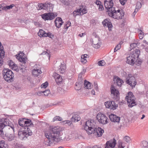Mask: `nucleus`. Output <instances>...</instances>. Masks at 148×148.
<instances>
[{
    "label": "nucleus",
    "instance_id": "nucleus-62",
    "mask_svg": "<svg viewBox=\"0 0 148 148\" xmlns=\"http://www.w3.org/2000/svg\"><path fill=\"white\" fill-rule=\"evenodd\" d=\"M60 1L64 5H66V4L67 1H66V0H61Z\"/></svg>",
    "mask_w": 148,
    "mask_h": 148
},
{
    "label": "nucleus",
    "instance_id": "nucleus-47",
    "mask_svg": "<svg viewBox=\"0 0 148 148\" xmlns=\"http://www.w3.org/2000/svg\"><path fill=\"white\" fill-rule=\"evenodd\" d=\"M124 140L127 143L130 142V138L128 136H125L124 138Z\"/></svg>",
    "mask_w": 148,
    "mask_h": 148
},
{
    "label": "nucleus",
    "instance_id": "nucleus-15",
    "mask_svg": "<svg viewBox=\"0 0 148 148\" xmlns=\"http://www.w3.org/2000/svg\"><path fill=\"white\" fill-rule=\"evenodd\" d=\"M111 97L114 99L118 100L119 98V92L118 90L116 89L113 86L111 88Z\"/></svg>",
    "mask_w": 148,
    "mask_h": 148
},
{
    "label": "nucleus",
    "instance_id": "nucleus-3",
    "mask_svg": "<svg viewBox=\"0 0 148 148\" xmlns=\"http://www.w3.org/2000/svg\"><path fill=\"white\" fill-rule=\"evenodd\" d=\"M140 53V50L138 49L136 50L134 52L127 58V63L133 65L134 64L135 62H137L138 65H140L141 63V61L138 59Z\"/></svg>",
    "mask_w": 148,
    "mask_h": 148
},
{
    "label": "nucleus",
    "instance_id": "nucleus-31",
    "mask_svg": "<svg viewBox=\"0 0 148 148\" xmlns=\"http://www.w3.org/2000/svg\"><path fill=\"white\" fill-rule=\"evenodd\" d=\"M0 148H8V145L3 140L0 141Z\"/></svg>",
    "mask_w": 148,
    "mask_h": 148
},
{
    "label": "nucleus",
    "instance_id": "nucleus-17",
    "mask_svg": "<svg viewBox=\"0 0 148 148\" xmlns=\"http://www.w3.org/2000/svg\"><path fill=\"white\" fill-rule=\"evenodd\" d=\"M5 53V52L4 51L3 47L1 42H0V67L3 64V58L4 57Z\"/></svg>",
    "mask_w": 148,
    "mask_h": 148
},
{
    "label": "nucleus",
    "instance_id": "nucleus-9",
    "mask_svg": "<svg viewBox=\"0 0 148 148\" xmlns=\"http://www.w3.org/2000/svg\"><path fill=\"white\" fill-rule=\"evenodd\" d=\"M104 5L107 10V14H108V13L112 11V8L114 7H113V3L112 0H106L104 1Z\"/></svg>",
    "mask_w": 148,
    "mask_h": 148
},
{
    "label": "nucleus",
    "instance_id": "nucleus-55",
    "mask_svg": "<svg viewBox=\"0 0 148 148\" xmlns=\"http://www.w3.org/2000/svg\"><path fill=\"white\" fill-rule=\"evenodd\" d=\"M12 69L14 70H15V71H18V70L17 69V66L16 65V64H15L14 66H13L12 67H11Z\"/></svg>",
    "mask_w": 148,
    "mask_h": 148
},
{
    "label": "nucleus",
    "instance_id": "nucleus-46",
    "mask_svg": "<svg viewBox=\"0 0 148 148\" xmlns=\"http://www.w3.org/2000/svg\"><path fill=\"white\" fill-rule=\"evenodd\" d=\"M142 6L141 3L140 2H137L136 5V8L138 9L140 8Z\"/></svg>",
    "mask_w": 148,
    "mask_h": 148
},
{
    "label": "nucleus",
    "instance_id": "nucleus-25",
    "mask_svg": "<svg viewBox=\"0 0 148 148\" xmlns=\"http://www.w3.org/2000/svg\"><path fill=\"white\" fill-rule=\"evenodd\" d=\"M80 119L79 116L77 114H75L73 115L71 119L72 122H75L80 121Z\"/></svg>",
    "mask_w": 148,
    "mask_h": 148
},
{
    "label": "nucleus",
    "instance_id": "nucleus-22",
    "mask_svg": "<svg viewBox=\"0 0 148 148\" xmlns=\"http://www.w3.org/2000/svg\"><path fill=\"white\" fill-rule=\"evenodd\" d=\"M102 24L104 27L106 26L109 29L112 27V25L111 23L108 19H105L102 22Z\"/></svg>",
    "mask_w": 148,
    "mask_h": 148
},
{
    "label": "nucleus",
    "instance_id": "nucleus-64",
    "mask_svg": "<svg viewBox=\"0 0 148 148\" xmlns=\"http://www.w3.org/2000/svg\"><path fill=\"white\" fill-rule=\"evenodd\" d=\"M3 8H4V6H3L0 5V13H1L3 10H4V9Z\"/></svg>",
    "mask_w": 148,
    "mask_h": 148
},
{
    "label": "nucleus",
    "instance_id": "nucleus-35",
    "mask_svg": "<svg viewBox=\"0 0 148 148\" xmlns=\"http://www.w3.org/2000/svg\"><path fill=\"white\" fill-rule=\"evenodd\" d=\"M140 146L143 147H147L148 146V143L147 141L143 140L141 142Z\"/></svg>",
    "mask_w": 148,
    "mask_h": 148
},
{
    "label": "nucleus",
    "instance_id": "nucleus-42",
    "mask_svg": "<svg viewBox=\"0 0 148 148\" xmlns=\"http://www.w3.org/2000/svg\"><path fill=\"white\" fill-rule=\"evenodd\" d=\"M105 62L104 60H101L98 62V64L99 66H103L105 64Z\"/></svg>",
    "mask_w": 148,
    "mask_h": 148
},
{
    "label": "nucleus",
    "instance_id": "nucleus-32",
    "mask_svg": "<svg viewBox=\"0 0 148 148\" xmlns=\"http://www.w3.org/2000/svg\"><path fill=\"white\" fill-rule=\"evenodd\" d=\"M47 4L44 3H40L38 4V7L39 10L43 9L45 10H46V7H47Z\"/></svg>",
    "mask_w": 148,
    "mask_h": 148
},
{
    "label": "nucleus",
    "instance_id": "nucleus-12",
    "mask_svg": "<svg viewBox=\"0 0 148 148\" xmlns=\"http://www.w3.org/2000/svg\"><path fill=\"white\" fill-rule=\"evenodd\" d=\"M108 15L115 19H121L124 15V12L122 10H121V12L117 13H108Z\"/></svg>",
    "mask_w": 148,
    "mask_h": 148
},
{
    "label": "nucleus",
    "instance_id": "nucleus-54",
    "mask_svg": "<svg viewBox=\"0 0 148 148\" xmlns=\"http://www.w3.org/2000/svg\"><path fill=\"white\" fill-rule=\"evenodd\" d=\"M73 16L75 17L77 15H80V13H77L76 11V10L74 11L73 13Z\"/></svg>",
    "mask_w": 148,
    "mask_h": 148
},
{
    "label": "nucleus",
    "instance_id": "nucleus-36",
    "mask_svg": "<svg viewBox=\"0 0 148 148\" xmlns=\"http://www.w3.org/2000/svg\"><path fill=\"white\" fill-rule=\"evenodd\" d=\"M14 4H12L10 5H6L4 6L3 8L5 10H10L12 9L13 7H14Z\"/></svg>",
    "mask_w": 148,
    "mask_h": 148
},
{
    "label": "nucleus",
    "instance_id": "nucleus-18",
    "mask_svg": "<svg viewBox=\"0 0 148 148\" xmlns=\"http://www.w3.org/2000/svg\"><path fill=\"white\" fill-rule=\"evenodd\" d=\"M92 45L95 48L98 49L100 47L101 44L100 43L99 38L95 37L93 39H92Z\"/></svg>",
    "mask_w": 148,
    "mask_h": 148
},
{
    "label": "nucleus",
    "instance_id": "nucleus-39",
    "mask_svg": "<svg viewBox=\"0 0 148 148\" xmlns=\"http://www.w3.org/2000/svg\"><path fill=\"white\" fill-rule=\"evenodd\" d=\"M138 31H140V33L139 34V38L140 39H142L143 37L144 33L140 29H138Z\"/></svg>",
    "mask_w": 148,
    "mask_h": 148
},
{
    "label": "nucleus",
    "instance_id": "nucleus-7",
    "mask_svg": "<svg viewBox=\"0 0 148 148\" xmlns=\"http://www.w3.org/2000/svg\"><path fill=\"white\" fill-rule=\"evenodd\" d=\"M96 117L99 122L101 124L105 125L108 123V121H109V120L108 118L103 114L98 113Z\"/></svg>",
    "mask_w": 148,
    "mask_h": 148
},
{
    "label": "nucleus",
    "instance_id": "nucleus-41",
    "mask_svg": "<svg viewBox=\"0 0 148 148\" xmlns=\"http://www.w3.org/2000/svg\"><path fill=\"white\" fill-rule=\"evenodd\" d=\"M14 136L13 134H10L7 137V139L9 141H11L14 138Z\"/></svg>",
    "mask_w": 148,
    "mask_h": 148
},
{
    "label": "nucleus",
    "instance_id": "nucleus-20",
    "mask_svg": "<svg viewBox=\"0 0 148 148\" xmlns=\"http://www.w3.org/2000/svg\"><path fill=\"white\" fill-rule=\"evenodd\" d=\"M56 26L57 28H59L63 23L62 19L60 17L56 18L54 21Z\"/></svg>",
    "mask_w": 148,
    "mask_h": 148
},
{
    "label": "nucleus",
    "instance_id": "nucleus-60",
    "mask_svg": "<svg viewBox=\"0 0 148 148\" xmlns=\"http://www.w3.org/2000/svg\"><path fill=\"white\" fill-rule=\"evenodd\" d=\"M138 8H136L135 9L134 11L133 12V13H132V15H134V16L136 14V12H138Z\"/></svg>",
    "mask_w": 148,
    "mask_h": 148
},
{
    "label": "nucleus",
    "instance_id": "nucleus-24",
    "mask_svg": "<svg viewBox=\"0 0 148 148\" xmlns=\"http://www.w3.org/2000/svg\"><path fill=\"white\" fill-rule=\"evenodd\" d=\"M83 83V81L78 80V82L75 84V89L76 90H78L81 88Z\"/></svg>",
    "mask_w": 148,
    "mask_h": 148
},
{
    "label": "nucleus",
    "instance_id": "nucleus-43",
    "mask_svg": "<svg viewBox=\"0 0 148 148\" xmlns=\"http://www.w3.org/2000/svg\"><path fill=\"white\" fill-rule=\"evenodd\" d=\"M43 93L44 95L45 96H47L50 93V90H45V91H43Z\"/></svg>",
    "mask_w": 148,
    "mask_h": 148
},
{
    "label": "nucleus",
    "instance_id": "nucleus-38",
    "mask_svg": "<svg viewBox=\"0 0 148 148\" xmlns=\"http://www.w3.org/2000/svg\"><path fill=\"white\" fill-rule=\"evenodd\" d=\"M87 12V10L85 8H83L81 10V12H80V14L81 16H82L83 14H85Z\"/></svg>",
    "mask_w": 148,
    "mask_h": 148
},
{
    "label": "nucleus",
    "instance_id": "nucleus-13",
    "mask_svg": "<svg viewBox=\"0 0 148 148\" xmlns=\"http://www.w3.org/2000/svg\"><path fill=\"white\" fill-rule=\"evenodd\" d=\"M15 56L17 59L19 60L21 63H22V64H21V65L23 66L22 68H21L20 70H25L26 68V66L25 64L26 63L27 58L25 57H22L19 54H18V56L16 55Z\"/></svg>",
    "mask_w": 148,
    "mask_h": 148
},
{
    "label": "nucleus",
    "instance_id": "nucleus-40",
    "mask_svg": "<svg viewBox=\"0 0 148 148\" xmlns=\"http://www.w3.org/2000/svg\"><path fill=\"white\" fill-rule=\"evenodd\" d=\"M62 118L59 116H56L53 119V121H61L62 120Z\"/></svg>",
    "mask_w": 148,
    "mask_h": 148
},
{
    "label": "nucleus",
    "instance_id": "nucleus-21",
    "mask_svg": "<svg viewBox=\"0 0 148 148\" xmlns=\"http://www.w3.org/2000/svg\"><path fill=\"white\" fill-rule=\"evenodd\" d=\"M66 67L65 64L63 62V64L61 63L59 68L58 69V71L61 73H64L66 69Z\"/></svg>",
    "mask_w": 148,
    "mask_h": 148
},
{
    "label": "nucleus",
    "instance_id": "nucleus-56",
    "mask_svg": "<svg viewBox=\"0 0 148 148\" xmlns=\"http://www.w3.org/2000/svg\"><path fill=\"white\" fill-rule=\"evenodd\" d=\"M98 9L99 11H101L103 9V5H99Z\"/></svg>",
    "mask_w": 148,
    "mask_h": 148
},
{
    "label": "nucleus",
    "instance_id": "nucleus-33",
    "mask_svg": "<svg viewBox=\"0 0 148 148\" xmlns=\"http://www.w3.org/2000/svg\"><path fill=\"white\" fill-rule=\"evenodd\" d=\"M25 120H26L25 119H20L18 121L19 125L23 127L24 126H25Z\"/></svg>",
    "mask_w": 148,
    "mask_h": 148
},
{
    "label": "nucleus",
    "instance_id": "nucleus-50",
    "mask_svg": "<svg viewBox=\"0 0 148 148\" xmlns=\"http://www.w3.org/2000/svg\"><path fill=\"white\" fill-rule=\"evenodd\" d=\"M71 25V22L69 21H68L66 24L65 25L66 26V29H67Z\"/></svg>",
    "mask_w": 148,
    "mask_h": 148
},
{
    "label": "nucleus",
    "instance_id": "nucleus-45",
    "mask_svg": "<svg viewBox=\"0 0 148 148\" xmlns=\"http://www.w3.org/2000/svg\"><path fill=\"white\" fill-rule=\"evenodd\" d=\"M48 82H46L41 85V88H46L48 86Z\"/></svg>",
    "mask_w": 148,
    "mask_h": 148
},
{
    "label": "nucleus",
    "instance_id": "nucleus-6",
    "mask_svg": "<svg viewBox=\"0 0 148 148\" xmlns=\"http://www.w3.org/2000/svg\"><path fill=\"white\" fill-rule=\"evenodd\" d=\"M125 99L127 101L128 106L129 107L132 108L136 105V98L132 92H130L128 93Z\"/></svg>",
    "mask_w": 148,
    "mask_h": 148
},
{
    "label": "nucleus",
    "instance_id": "nucleus-34",
    "mask_svg": "<svg viewBox=\"0 0 148 148\" xmlns=\"http://www.w3.org/2000/svg\"><path fill=\"white\" fill-rule=\"evenodd\" d=\"M87 56L88 55L87 54H85L82 56L81 58V59L82 62H83L84 63H86V62H87L86 58Z\"/></svg>",
    "mask_w": 148,
    "mask_h": 148
},
{
    "label": "nucleus",
    "instance_id": "nucleus-61",
    "mask_svg": "<svg viewBox=\"0 0 148 148\" xmlns=\"http://www.w3.org/2000/svg\"><path fill=\"white\" fill-rule=\"evenodd\" d=\"M94 86L96 90H97L98 88V87H97V83H94Z\"/></svg>",
    "mask_w": 148,
    "mask_h": 148
},
{
    "label": "nucleus",
    "instance_id": "nucleus-5",
    "mask_svg": "<svg viewBox=\"0 0 148 148\" xmlns=\"http://www.w3.org/2000/svg\"><path fill=\"white\" fill-rule=\"evenodd\" d=\"M32 134V131L30 128L28 127H25L24 130L18 132V137L21 140H25L29 136Z\"/></svg>",
    "mask_w": 148,
    "mask_h": 148
},
{
    "label": "nucleus",
    "instance_id": "nucleus-29",
    "mask_svg": "<svg viewBox=\"0 0 148 148\" xmlns=\"http://www.w3.org/2000/svg\"><path fill=\"white\" fill-rule=\"evenodd\" d=\"M38 34V36L40 37H45L46 35H47L45 32L42 29H40Z\"/></svg>",
    "mask_w": 148,
    "mask_h": 148
},
{
    "label": "nucleus",
    "instance_id": "nucleus-63",
    "mask_svg": "<svg viewBox=\"0 0 148 148\" xmlns=\"http://www.w3.org/2000/svg\"><path fill=\"white\" fill-rule=\"evenodd\" d=\"M82 74H81V73H80L78 77H79V79H78V80H80V81L82 80L81 79V78H82Z\"/></svg>",
    "mask_w": 148,
    "mask_h": 148
},
{
    "label": "nucleus",
    "instance_id": "nucleus-23",
    "mask_svg": "<svg viewBox=\"0 0 148 148\" xmlns=\"http://www.w3.org/2000/svg\"><path fill=\"white\" fill-rule=\"evenodd\" d=\"M25 127H28L30 129L32 127H34V124L32 123L31 121L29 119H26L25 120Z\"/></svg>",
    "mask_w": 148,
    "mask_h": 148
},
{
    "label": "nucleus",
    "instance_id": "nucleus-52",
    "mask_svg": "<svg viewBox=\"0 0 148 148\" xmlns=\"http://www.w3.org/2000/svg\"><path fill=\"white\" fill-rule=\"evenodd\" d=\"M122 42H120V43L119 44H118L117 45L116 47H115L116 48L117 50H118V49H120L121 47V44H122Z\"/></svg>",
    "mask_w": 148,
    "mask_h": 148
},
{
    "label": "nucleus",
    "instance_id": "nucleus-49",
    "mask_svg": "<svg viewBox=\"0 0 148 148\" xmlns=\"http://www.w3.org/2000/svg\"><path fill=\"white\" fill-rule=\"evenodd\" d=\"M41 54L43 55H45L47 56V57L49 59L50 58V56L49 54L46 51H43L42 53Z\"/></svg>",
    "mask_w": 148,
    "mask_h": 148
},
{
    "label": "nucleus",
    "instance_id": "nucleus-37",
    "mask_svg": "<svg viewBox=\"0 0 148 148\" xmlns=\"http://www.w3.org/2000/svg\"><path fill=\"white\" fill-rule=\"evenodd\" d=\"M121 10H118L117 11L115 10V8L114 7V8H112V11H111L110 12V13H120L121 12ZM109 13H110L109 12Z\"/></svg>",
    "mask_w": 148,
    "mask_h": 148
},
{
    "label": "nucleus",
    "instance_id": "nucleus-51",
    "mask_svg": "<svg viewBox=\"0 0 148 148\" xmlns=\"http://www.w3.org/2000/svg\"><path fill=\"white\" fill-rule=\"evenodd\" d=\"M45 4H46L47 6V7H46V10H48L49 9V7H51L52 8V4L50 3H45Z\"/></svg>",
    "mask_w": 148,
    "mask_h": 148
},
{
    "label": "nucleus",
    "instance_id": "nucleus-59",
    "mask_svg": "<svg viewBox=\"0 0 148 148\" xmlns=\"http://www.w3.org/2000/svg\"><path fill=\"white\" fill-rule=\"evenodd\" d=\"M66 124L68 125L69 126H71L72 124V121H70L69 120H67V123Z\"/></svg>",
    "mask_w": 148,
    "mask_h": 148
},
{
    "label": "nucleus",
    "instance_id": "nucleus-53",
    "mask_svg": "<svg viewBox=\"0 0 148 148\" xmlns=\"http://www.w3.org/2000/svg\"><path fill=\"white\" fill-rule=\"evenodd\" d=\"M118 148H123L124 147L122 145V143L121 142H120L119 141L118 142Z\"/></svg>",
    "mask_w": 148,
    "mask_h": 148
},
{
    "label": "nucleus",
    "instance_id": "nucleus-4",
    "mask_svg": "<svg viewBox=\"0 0 148 148\" xmlns=\"http://www.w3.org/2000/svg\"><path fill=\"white\" fill-rule=\"evenodd\" d=\"M2 73L4 79L5 81L8 82L13 81L14 74L11 70L8 69H4Z\"/></svg>",
    "mask_w": 148,
    "mask_h": 148
},
{
    "label": "nucleus",
    "instance_id": "nucleus-11",
    "mask_svg": "<svg viewBox=\"0 0 148 148\" xmlns=\"http://www.w3.org/2000/svg\"><path fill=\"white\" fill-rule=\"evenodd\" d=\"M105 105L107 108L111 110H114L118 107V104L116 103L114 101H106L105 103Z\"/></svg>",
    "mask_w": 148,
    "mask_h": 148
},
{
    "label": "nucleus",
    "instance_id": "nucleus-2",
    "mask_svg": "<svg viewBox=\"0 0 148 148\" xmlns=\"http://www.w3.org/2000/svg\"><path fill=\"white\" fill-rule=\"evenodd\" d=\"M84 127V130L88 134L93 133L95 135H97L98 137H100L104 132V130L101 128L96 127L94 122H92L91 120L90 121L89 120L87 121L85 123Z\"/></svg>",
    "mask_w": 148,
    "mask_h": 148
},
{
    "label": "nucleus",
    "instance_id": "nucleus-44",
    "mask_svg": "<svg viewBox=\"0 0 148 148\" xmlns=\"http://www.w3.org/2000/svg\"><path fill=\"white\" fill-rule=\"evenodd\" d=\"M137 44L138 43H133L131 44L130 45V50H131L134 48L136 47L137 45Z\"/></svg>",
    "mask_w": 148,
    "mask_h": 148
},
{
    "label": "nucleus",
    "instance_id": "nucleus-28",
    "mask_svg": "<svg viewBox=\"0 0 148 148\" xmlns=\"http://www.w3.org/2000/svg\"><path fill=\"white\" fill-rule=\"evenodd\" d=\"M114 81L115 82H116L117 85L120 86L123 83V80L117 77L114 79Z\"/></svg>",
    "mask_w": 148,
    "mask_h": 148
},
{
    "label": "nucleus",
    "instance_id": "nucleus-48",
    "mask_svg": "<svg viewBox=\"0 0 148 148\" xmlns=\"http://www.w3.org/2000/svg\"><path fill=\"white\" fill-rule=\"evenodd\" d=\"M8 65L10 67H12L15 64L12 60H10L8 62Z\"/></svg>",
    "mask_w": 148,
    "mask_h": 148
},
{
    "label": "nucleus",
    "instance_id": "nucleus-30",
    "mask_svg": "<svg viewBox=\"0 0 148 148\" xmlns=\"http://www.w3.org/2000/svg\"><path fill=\"white\" fill-rule=\"evenodd\" d=\"M32 73L35 76H38L39 74L41 73V71L40 70L34 69L32 71Z\"/></svg>",
    "mask_w": 148,
    "mask_h": 148
},
{
    "label": "nucleus",
    "instance_id": "nucleus-26",
    "mask_svg": "<svg viewBox=\"0 0 148 148\" xmlns=\"http://www.w3.org/2000/svg\"><path fill=\"white\" fill-rule=\"evenodd\" d=\"M54 78L56 81L57 83H60L62 81V79L61 76L56 73H55L54 75Z\"/></svg>",
    "mask_w": 148,
    "mask_h": 148
},
{
    "label": "nucleus",
    "instance_id": "nucleus-1",
    "mask_svg": "<svg viewBox=\"0 0 148 148\" xmlns=\"http://www.w3.org/2000/svg\"><path fill=\"white\" fill-rule=\"evenodd\" d=\"M60 132V128L58 126L50 127L49 133H45V136L48 140L47 145L50 146L53 142L58 143L64 139L59 136Z\"/></svg>",
    "mask_w": 148,
    "mask_h": 148
},
{
    "label": "nucleus",
    "instance_id": "nucleus-16",
    "mask_svg": "<svg viewBox=\"0 0 148 148\" xmlns=\"http://www.w3.org/2000/svg\"><path fill=\"white\" fill-rule=\"evenodd\" d=\"M116 144V140L114 138L107 141L105 144V148H113Z\"/></svg>",
    "mask_w": 148,
    "mask_h": 148
},
{
    "label": "nucleus",
    "instance_id": "nucleus-27",
    "mask_svg": "<svg viewBox=\"0 0 148 148\" xmlns=\"http://www.w3.org/2000/svg\"><path fill=\"white\" fill-rule=\"evenodd\" d=\"M84 88L86 89H90L91 88V84L89 82L85 80L84 84Z\"/></svg>",
    "mask_w": 148,
    "mask_h": 148
},
{
    "label": "nucleus",
    "instance_id": "nucleus-58",
    "mask_svg": "<svg viewBox=\"0 0 148 148\" xmlns=\"http://www.w3.org/2000/svg\"><path fill=\"white\" fill-rule=\"evenodd\" d=\"M95 3L98 5H99L101 4V2L97 0L95 2Z\"/></svg>",
    "mask_w": 148,
    "mask_h": 148
},
{
    "label": "nucleus",
    "instance_id": "nucleus-8",
    "mask_svg": "<svg viewBox=\"0 0 148 148\" xmlns=\"http://www.w3.org/2000/svg\"><path fill=\"white\" fill-rule=\"evenodd\" d=\"M7 126L10 127L11 129L13 130V132H14V126L13 125H9V124H8L7 123V121L3 123L0 121V136L2 137H4V134L2 130L5 127Z\"/></svg>",
    "mask_w": 148,
    "mask_h": 148
},
{
    "label": "nucleus",
    "instance_id": "nucleus-10",
    "mask_svg": "<svg viewBox=\"0 0 148 148\" xmlns=\"http://www.w3.org/2000/svg\"><path fill=\"white\" fill-rule=\"evenodd\" d=\"M126 83L132 87L135 86L136 84L135 77L129 74L126 78Z\"/></svg>",
    "mask_w": 148,
    "mask_h": 148
},
{
    "label": "nucleus",
    "instance_id": "nucleus-57",
    "mask_svg": "<svg viewBox=\"0 0 148 148\" xmlns=\"http://www.w3.org/2000/svg\"><path fill=\"white\" fill-rule=\"evenodd\" d=\"M121 3L123 5L125 4L126 2L127 1L124 0H119Z\"/></svg>",
    "mask_w": 148,
    "mask_h": 148
},
{
    "label": "nucleus",
    "instance_id": "nucleus-14",
    "mask_svg": "<svg viewBox=\"0 0 148 148\" xmlns=\"http://www.w3.org/2000/svg\"><path fill=\"white\" fill-rule=\"evenodd\" d=\"M42 18L45 21L51 20L54 19L57 16L52 13H45L41 15Z\"/></svg>",
    "mask_w": 148,
    "mask_h": 148
},
{
    "label": "nucleus",
    "instance_id": "nucleus-19",
    "mask_svg": "<svg viewBox=\"0 0 148 148\" xmlns=\"http://www.w3.org/2000/svg\"><path fill=\"white\" fill-rule=\"evenodd\" d=\"M110 120L112 122H116L118 123L120 122V118L119 117L116 116V115L111 114L109 115Z\"/></svg>",
    "mask_w": 148,
    "mask_h": 148
}]
</instances>
